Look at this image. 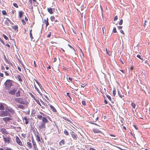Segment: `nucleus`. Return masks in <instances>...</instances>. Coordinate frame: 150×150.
<instances>
[{"label": "nucleus", "instance_id": "32", "mask_svg": "<svg viewBox=\"0 0 150 150\" xmlns=\"http://www.w3.org/2000/svg\"><path fill=\"white\" fill-rule=\"evenodd\" d=\"M12 28L15 30H18V27L17 25H15L13 26Z\"/></svg>", "mask_w": 150, "mask_h": 150}, {"label": "nucleus", "instance_id": "41", "mask_svg": "<svg viewBox=\"0 0 150 150\" xmlns=\"http://www.w3.org/2000/svg\"><path fill=\"white\" fill-rule=\"evenodd\" d=\"M117 32V31L116 30V28L115 27H114L113 30L112 32L113 33H116Z\"/></svg>", "mask_w": 150, "mask_h": 150}, {"label": "nucleus", "instance_id": "1", "mask_svg": "<svg viewBox=\"0 0 150 150\" xmlns=\"http://www.w3.org/2000/svg\"><path fill=\"white\" fill-rule=\"evenodd\" d=\"M14 101L17 103L26 105L28 103L27 101L26 98H16L14 99Z\"/></svg>", "mask_w": 150, "mask_h": 150}, {"label": "nucleus", "instance_id": "54", "mask_svg": "<svg viewBox=\"0 0 150 150\" xmlns=\"http://www.w3.org/2000/svg\"><path fill=\"white\" fill-rule=\"evenodd\" d=\"M5 150H13L11 149L8 147H6L5 149Z\"/></svg>", "mask_w": 150, "mask_h": 150}, {"label": "nucleus", "instance_id": "8", "mask_svg": "<svg viewBox=\"0 0 150 150\" xmlns=\"http://www.w3.org/2000/svg\"><path fill=\"white\" fill-rule=\"evenodd\" d=\"M16 142L20 145L23 146L22 143L20 139L18 136L16 137Z\"/></svg>", "mask_w": 150, "mask_h": 150}, {"label": "nucleus", "instance_id": "24", "mask_svg": "<svg viewBox=\"0 0 150 150\" xmlns=\"http://www.w3.org/2000/svg\"><path fill=\"white\" fill-rule=\"evenodd\" d=\"M15 94L16 96L17 97H19L21 96L20 91L19 90H18Z\"/></svg>", "mask_w": 150, "mask_h": 150}, {"label": "nucleus", "instance_id": "55", "mask_svg": "<svg viewBox=\"0 0 150 150\" xmlns=\"http://www.w3.org/2000/svg\"><path fill=\"white\" fill-rule=\"evenodd\" d=\"M67 95L71 99V98L70 97L69 95V93H67Z\"/></svg>", "mask_w": 150, "mask_h": 150}, {"label": "nucleus", "instance_id": "16", "mask_svg": "<svg viewBox=\"0 0 150 150\" xmlns=\"http://www.w3.org/2000/svg\"><path fill=\"white\" fill-rule=\"evenodd\" d=\"M93 130V132L95 133H101V132L98 129L94 128Z\"/></svg>", "mask_w": 150, "mask_h": 150}, {"label": "nucleus", "instance_id": "63", "mask_svg": "<svg viewBox=\"0 0 150 150\" xmlns=\"http://www.w3.org/2000/svg\"><path fill=\"white\" fill-rule=\"evenodd\" d=\"M120 70L123 73H125V71L124 70Z\"/></svg>", "mask_w": 150, "mask_h": 150}, {"label": "nucleus", "instance_id": "33", "mask_svg": "<svg viewBox=\"0 0 150 150\" xmlns=\"http://www.w3.org/2000/svg\"><path fill=\"white\" fill-rule=\"evenodd\" d=\"M8 20H6L5 21H4V24L7 25V26H8L9 25V23L8 22Z\"/></svg>", "mask_w": 150, "mask_h": 150}, {"label": "nucleus", "instance_id": "28", "mask_svg": "<svg viewBox=\"0 0 150 150\" xmlns=\"http://www.w3.org/2000/svg\"><path fill=\"white\" fill-rule=\"evenodd\" d=\"M33 146L35 150H37L38 149L37 148V145L35 142H33Z\"/></svg>", "mask_w": 150, "mask_h": 150}, {"label": "nucleus", "instance_id": "59", "mask_svg": "<svg viewBox=\"0 0 150 150\" xmlns=\"http://www.w3.org/2000/svg\"><path fill=\"white\" fill-rule=\"evenodd\" d=\"M30 38H31V39L32 40L33 39V36H32V33H31V35H30Z\"/></svg>", "mask_w": 150, "mask_h": 150}, {"label": "nucleus", "instance_id": "53", "mask_svg": "<svg viewBox=\"0 0 150 150\" xmlns=\"http://www.w3.org/2000/svg\"><path fill=\"white\" fill-rule=\"evenodd\" d=\"M51 35V32H50V33L47 35V37L48 38H50Z\"/></svg>", "mask_w": 150, "mask_h": 150}, {"label": "nucleus", "instance_id": "43", "mask_svg": "<svg viewBox=\"0 0 150 150\" xmlns=\"http://www.w3.org/2000/svg\"><path fill=\"white\" fill-rule=\"evenodd\" d=\"M82 103L83 105H85L86 104L85 101L84 100L82 101Z\"/></svg>", "mask_w": 150, "mask_h": 150}, {"label": "nucleus", "instance_id": "40", "mask_svg": "<svg viewBox=\"0 0 150 150\" xmlns=\"http://www.w3.org/2000/svg\"><path fill=\"white\" fill-rule=\"evenodd\" d=\"M33 1V3L34 4V5L35 6H37V3L36 2V0H32Z\"/></svg>", "mask_w": 150, "mask_h": 150}, {"label": "nucleus", "instance_id": "56", "mask_svg": "<svg viewBox=\"0 0 150 150\" xmlns=\"http://www.w3.org/2000/svg\"><path fill=\"white\" fill-rule=\"evenodd\" d=\"M0 77H4V74H3L0 73Z\"/></svg>", "mask_w": 150, "mask_h": 150}, {"label": "nucleus", "instance_id": "64", "mask_svg": "<svg viewBox=\"0 0 150 150\" xmlns=\"http://www.w3.org/2000/svg\"><path fill=\"white\" fill-rule=\"evenodd\" d=\"M90 150H96L95 149H94L93 148H90Z\"/></svg>", "mask_w": 150, "mask_h": 150}, {"label": "nucleus", "instance_id": "62", "mask_svg": "<svg viewBox=\"0 0 150 150\" xmlns=\"http://www.w3.org/2000/svg\"><path fill=\"white\" fill-rule=\"evenodd\" d=\"M134 126L136 129H137V130L138 129V127H137L136 125H134Z\"/></svg>", "mask_w": 150, "mask_h": 150}, {"label": "nucleus", "instance_id": "29", "mask_svg": "<svg viewBox=\"0 0 150 150\" xmlns=\"http://www.w3.org/2000/svg\"><path fill=\"white\" fill-rule=\"evenodd\" d=\"M38 85L39 86L40 89L41 90V91L42 92L43 91H44L43 88L42 86V85L40 84L38 82Z\"/></svg>", "mask_w": 150, "mask_h": 150}, {"label": "nucleus", "instance_id": "11", "mask_svg": "<svg viewBox=\"0 0 150 150\" xmlns=\"http://www.w3.org/2000/svg\"><path fill=\"white\" fill-rule=\"evenodd\" d=\"M0 131L3 134H8L6 129L4 128H1L0 129Z\"/></svg>", "mask_w": 150, "mask_h": 150}, {"label": "nucleus", "instance_id": "27", "mask_svg": "<svg viewBox=\"0 0 150 150\" xmlns=\"http://www.w3.org/2000/svg\"><path fill=\"white\" fill-rule=\"evenodd\" d=\"M30 140H29V142H27V146L29 148H31V147H32L31 143H30Z\"/></svg>", "mask_w": 150, "mask_h": 150}, {"label": "nucleus", "instance_id": "57", "mask_svg": "<svg viewBox=\"0 0 150 150\" xmlns=\"http://www.w3.org/2000/svg\"><path fill=\"white\" fill-rule=\"evenodd\" d=\"M122 26H120L118 27V29L119 30L121 29H122Z\"/></svg>", "mask_w": 150, "mask_h": 150}, {"label": "nucleus", "instance_id": "50", "mask_svg": "<svg viewBox=\"0 0 150 150\" xmlns=\"http://www.w3.org/2000/svg\"><path fill=\"white\" fill-rule=\"evenodd\" d=\"M106 96H107V97L108 98V99H109V100H111V98L110 97V96L109 95H107Z\"/></svg>", "mask_w": 150, "mask_h": 150}, {"label": "nucleus", "instance_id": "12", "mask_svg": "<svg viewBox=\"0 0 150 150\" xmlns=\"http://www.w3.org/2000/svg\"><path fill=\"white\" fill-rule=\"evenodd\" d=\"M0 41L4 45L6 46L8 48V50L10 48V45L8 44H6V45L5 44V43L4 42V41L0 38Z\"/></svg>", "mask_w": 150, "mask_h": 150}, {"label": "nucleus", "instance_id": "4", "mask_svg": "<svg viewBox=\"0 0 150 150\" xmlns=\"http://www.w3.org/2000/svg\"><path fill=\"white\" fill-rule=\"evenodd\" d=\"M38 119L40 120H42V122L46 123L48 122V120L46 118V117H43L42 115H38Z\"/></svg>", "mask_w": 150, "mask_h": 150}, {"label": "nucleus", "instance_id": "15", "mask_svg": "<svg viewBox=\"0 0 150 150\" xmlns=\"http://www.w3.org/2000/svg\"><path fill=\"white\" fill-rule=\"evenodd\" d=\"M4 58L5 59V61L8 63V64L12 66L13 65V64L10 61L8 60V59H7L6 57L5 56H4Z\"/></svg>", "mask_w": 150, "mask_h": 150}, {"label": "nucleus", "instance_id": "34", "mask_svg": "<svg viewBox=\"0 0 150 150\" xmlns=\"http://www.w3.org/2000/svg\"><path fill=\"white\" fill-rule=\"evenodd\" d=\"M50 19L52 21H55V18L54 16H51L50 17Z\"/></svg>", "mask_w": 150, "mask_h": 150}, {"label": "nucleus", "instance_id": "35", "mask_svg": "<svg viewBox=\"0 0 150 150\" xmlns=\"http://www.w3.org/2000/svg\"><path fill=\"white\" fill-rule=\"evenodd\" d=\"M2 14L4 15H7V13L6 11L3 10L2 11Z\"/></svg>", "mask_w": 150, "mask_h": 150}, {"label": "nucleus", "instance_id": "49", "mask_svg": "<svg viewBox=\"0 0 150 150\" xmlns=\"http://www.w3.org/2000/svg\"><path fill=\"white\" fill-rule=\"evenodd\" d=\"M70 134L72 136V134H75V133L72 130H71L69 132Z\"/></svg>", "mask_w": 150, "mask_h": 150}, {"label": "nucleus", "instance_id": "14", "mask_svg": "<svg viewBox=\"0 0 150 150\" xmlns=\"http://www.w3.org/2000/svg\"><path fill=\"white\" fill-rule=\"evenodd\" d=\"M25 21L23 19H21V21L22 23V24L23 25H25L26 24V23L25 21H28V19L27 17H25Z\"/></svg>", "mask_w": 150, "mask_h": 150}, {"label": "nucleus", "instance_id": "31", "mask_svg": "<svg viewBox=\"0 0 150 150\" xmlns=\"http://www.w3.org/2000/svg\"><path fill=\"white\" fill-rule=\"evenodd\" d=\"M4 108L1 104H0V110H4Z\"/></svg>", "mask_w": 150, "mask_h": 150}, {"label": "nucleus", "instance_id": "37", "mask_svg": "<svg viewBox=\"0 0 150 150\" xmlns=\"http://www.w3.org/2000/svg\"><path fill=\"white\" fill-rule=\"evenodd\" d=\"M3 35L4 38L6 40H8V38L5 35L3 34Z\"/></svg>", "mask_w": 150, "mask_h": 150}, {"label": "nucleus", "instance_id": "46", "mask_svg": "<svg viewBox=\"0 0 150 150\" xmlns=\"http://www.w3.org/2000/svg\"><path fill=\"white\" fill-rule=\"evenodd\" d=\"M6 19L7 20H8V22H9L10 24H13V22H12L10 19H9L8 18H6Z\"/></svg>", "mask_w": 150, "mask_h": 150}, {"label": "nucleus", "instance_id": "44", "mask_svg": "<svg viewBox=\"0 0 150 150\" xmlns=\"http://www.w3.org/2000/svg\"><path fill=\"white\" fill-rule=\"evenodd\" d=\"M4 72L6 76H8L9 75V74L6 71H4Z\"/></svg>", "mask_w": 150, "mask_h": 150}, {"label": "nucleus", "instance_id": "26", "mask_svg": "<svg viewBox=\"0 0 150 150\" xmlns=\"http://www.w3.org/2000/svg\"><path fill=\"white\" fill-rule=\"evenodd\" d=\"M20 109H24V107L22 105H19L17 106Z\"/></svg>", "mask_w": 150, "mask_h": 150}, {"label": "nucleus", "instance_id": "5", "mask_svg": "<svg viewBox=\"0 0 150 150\" xmlns=\"http://www.w3.org/2000/svg\"><path fill=\"white\" fill-rule=\"evenodd\" d=\"M6 111L7 112H9L8 113V116H10L11 115H13L15 113V111L11 108H7L6 109Z\"/></svg>", "mask_w": 150, "mask_h": 150}, {"label": "nucleus", "instance_id": "42", "mask_svg": "<svg viewBox=\"0 0 150 150\" xmlns=\"http://www.w3.org/2000/svg\"><path fill=\"white\" fill-rule=\"evenodd\" d=\"M122 23H123V20L122 19H121L120 20V21L119 23V25H121L122 24Z\"/></svg>", "mask_w": 150, "mask_h": 150}, {"label": "nucleus", "instance_id": "22", "mask_svg": "<svg viewBox=\"0 0 150 150\" xmlns=\"http://www.w3.org/2000/svg\"><path fill=\"white\" fill-rule=\"evenodd\" d=\"M50 108L51 109H52V110L54 112H57V110L55 109V108H54V107L52 105H50Z\"/></svg>", "mask_w": 150, "mask_h": 150}, {"label": "nucleus", "instance_id": "38", "mask_svg": "<svg viewBox=\"0 0 150 150\" xmlns=\"http://www.w3.org/2000/svg\"><path fill=\"white\" fill-rule=\"evenodd\" d=\"M13 5L15 7L17 8H18V4L16 3H13Z\"/></svg>", "mask_w": 150, "mask_h": 150}, {"label": "nucleus", "instance_id": "51", "mask_svg": "<svg viewBox=\"0 0 150 150\" xmlns=\"http://www.w3.org/2000/svg\"><path fill=\"white\" fill-rule=\"evenodd\" d=\"M118 19V17L117 16H116L114 18V21H115Z\"/></svg>", "mask_w": 150, "mask_h": 150}, {"label": "nucleus", "instance_id": "48", "mask_svg": "<svg viewBox=\"0 0 150 150\" xmlns=\"http://www.w3.org/2000/svg\"><path fill=\"white\" fill-rule=\"evenodd\" d=\"M113 96H115L116 95V91L115 89H114L113 91Z\"/></svg>", "mask_w": 150, "mask_h": 150}, {"label": "nucleus", "instance_id": "25", "mask_svg": "<svg viewBox=\"0 0 150 150\" xmlns=\"http://www.w3.org/2000/svg\"><path fill=\"white\" fill-rule=\"evenodd\" d=\"M71 137L74 140H76L77 139V136L75 133L74 134H72Z\"/></svg>", "mask_w": 150, "mask_h": 150}, {"label": "nucleus", "instance_id": "2", "mask_svg": "<svg viewBox=\"0 0 150 150\" xmlns=\"http://www.w3.org/2000/svg\"><path fill=\"white\" fill-rule=\"evenodd\" d=\"M13 81L10 79H7L4 83V85L6 89L9 90L13 86Z\"/></svg>", "mask_w": 150, "mask_h": 150}, {"label": "nucleus", "instance_id": "36", "mask_svg": "<svg viewBox=\"0 0 150 150\" xmlns=\"http://www.w3.org/2000/svg\"><path fill=\"white\" fill-rule=\"evenodd\" d=\"M118 95H119V96L121 98H122L124 96L121 94L120 91L118 90Z\"/></svg>", "mask_w": 150, "mask_h": 150}, {"label": "nucleus", "instance_id": "20", "mask_svg": "<svg viewBox=\"0 0 150 150\" xmlns=\"http://www.w3.org/2000/svg\"><path fill=\"white\" fill-rule=\"evenodd\" d=\"M23 13H24L22 11H19L18 16H19V18H21L22 17V16L23 15Z\"/></svg>", "mask_w": 150, "mask_h": 150}, {"label": "nucleus", "instance_id": "47", "mask_svg": "<svg viewBox=\"0 0 150 150\" xmlns=\"http://www.w3.org/2000/svg\"><path fill=\"white\" fill-rule=\"evenodd\" d=\"M137 57L140 59L142 60V58L141 57V55L140 54H137Z\"/></svg>", "mask_w": 150, "mask_h": 150}, {"label": "nucleus", "instance_id": "23", "mask_svg": "<svg viewBox=\"0 0 150 150\" xmlns=\"http://www.w3.org/2000/svg\"><path fill=\"white\" fill-rule=\"evenodd\" d=\"M48 18H47L46 19H45L44 22L45 24H46V25L47 26L48 25H49V23L48 21Z\"/></svg>", "mask_w": 150, "mask_h": 150}, {"label": "nucleus", "instance_id": "9", "mask_svg": "<svg viewBox=\"0 0 150 150\" xmlns=\"http://www.w3.org/2000/svg\"><path fill=\"white\" fill-rule=\"evenodd\" d=\"M65 143V140L64 139H63L59 142V144L60 146L63 147L64 146Z\"/></svg>", "mask_w": 150, "mask_h": 150}, {"label": "nucleus", "instance_id": "30", "mask_svg": "<svg viewBox=\"0 0 150 150\" xmlns=\"http://www.w3.org/2000/svg\"><path fill=\"white\" fill-rule=\"evenodd\" d=\"M64 133L65 134V135L67 136H68L69 135V133L68 132V131L66 129H65L64 131Z\"/></svg>", "mask_w": 150, "mask_h": 150}, {"label": "nucleus", "instance_id": "19", "mask_svg": "<svg viewBox=\"0 0 150 150\" xmlns=\"http://www.w3.org/2000/svg\"><path fill=\"white\" fill-rule=\"evenodd\" d=\"M48 11L51 14H53V9L52 8H47Z\"/></svg>", "mask_w": 150, "mask_h": 150}, {"label": "nucleus", "instance_id": "10", "mask_svg": "<svg viewBox=\"0 0 150 150\" xmlns=\"http://www.w3.org/2000/svg\"><path fill=\"white\" fill-rule=\"evenodd\" d=\"M45 123H41L40 125L39 126V128L40 129H44L45 127Z\"/></svg>", "mask_w": 150, "mask_h": 150}, {"label": "nucleus", "instance_id": "6", "mask_svg": "<svg viewBox=\"0 0 150 150\" xmlns=\"http://www.w3.org/2000/svg\"><path fill=\"white\" fill-rule=\"evenodd\" d=\"M8 116V112L5 111H0V116L1 117H5Z\"/></svg>", "mask_w": 150, "mask_h": 150}, {"label": "nucleus", "instance_id": "7", "mask_svg": "<svg viewBox=\"0 0 150 150\" xmlns=\"http://www.w3.org/2000/svg\"><path fill=\"white\" fill-rule=\"evenodd\" d=\"M16 90L14 88L13 89H10L8 91V93L11 95H14L16 91Z\"/></svg>", "mask_w": 150, "mask_h": 150}, {"label": "nucleus", "instance_id": "52", "mask_svg": "<svg viewBox=\"0 0 150 150\" xmlns=\"http://www.w3.org/2000/svg\"><path fill=\"white\" fill-rule=\"evenodd\" d=\"M1 70L2 71V72H3L4 71H4L5 70V68L3 66L1 67Z\"/></svg>", "mask_w": 150, "mask_h": 150}, {"label": "nucleus", "instance_id": "39", "mask_svg": "<svg viewBox=\"0 0 150 150\" xmlns=\"http://www.w3.org/2000/svg\"><path fill=\"white\" fill-rule=\"evenodd\" d=\"M131 105H132V107L134 108H135V106H136V105L135 104L133 103H132L131 104Z\"/></svg>", "mask_w": 150, "mask_h": 150}, {"label": "nucleus", "instance_id": "3", "mask_svg": "<svg viewBox=\"0 0 150 150\" xmlns=\"http://www.w3.org/2000/svg\"><path fill=\"white\" fill-rule=\"evenodd\" d=\"M4 142L5 144H9L11 141V138L9 136L5 137L4 135L2 136Z\"/></svg>", "mask_w": 150, "mask_h": 150}, {"label": "nucleus", "instance_id": "58", "mask_svg": "<svg viewBox=\"0 0 150 150\" xmlns=\"http://www.w3.org/2000/svg\"><path fill=\"white\" fill-rule=\"evenodd\" d=\"M120 31L124 35L125 34V33L123 30H121Z\"/></svg>", "mask_w": 150, "mask_h": 150}, {"label": "nucleus", "instance_id": "18", "mask_svg": "<svg viewBox=\"0 0 150 150\" xmlns=\"http://www.w3.org/2000/svg\"><path fill=\"white\" fill-rule=\"evenodd\" d=\"M16 78L18 79V80L22 82V80L21 79V76L19 74L16 77Z\"/></svg>", "mask_w": 150, "mask_h": 150}, {"label": "nucleus", "instance_id": "61", "mask_svg": "<svg viewBox=\"0 0 150 150\" xmlns=\"http://www.w3.org/2000/svg\"><path fill=\"white\" fill-rule=\"evenodd\" d=\"M5 69L6 70H8L9 69V67H8L7 66L5 67Z\"/></svg>", "mask_w": 150, "mask_h": 150}, {"label": "nucleus", "instance_id": "21", "mask_svg": "<svg viewBox=\"0 0 150 150\" xmlns=\"http://www.w3.org/2000/svg\"><path fill=\"white\" fill-rule=\"evenodd\" d=\"M23 120H25V123L26 124H27L29 122V119L27 118L26 117H24Z\"/></svg>", "mask_w": 150, "mask_h": 150}, {"label": "nucleus", "instance_id": "13", "mask_svg": "<svg viewBox=\"0 0 150 150\" xmlns=\"http://www.w3.org/2000/svg\"><path fill=\"white\" fill-rule=\"evenodd\" d=\"M3 120L5 122L7 123L8 121L11 120V119L9 117H5L3 118Z\"/></svg>", "mask_w": 150, "mask_h": 150}, {"label": "nucleus", "instance_id": "17", "mask_svg": "<svg viewBox=\"0 0 150 150\" xmlns=\"http://www.w3.org/2000/svg\"><path fill=\"white\" fill-rule=\"evenodd\" d=\"M28 94L29 95L31 96L32 98H33L38 103V100L35 98L34 96L31 92H29L28 93Z\"/></svg>", "mask_w": 150, "mask_h": 150}, {"label": "nucleus", "instance_id": "60", "mask_svg": "<svg viewBox=\"0 0 150 150\" xmlns=\"http://www.w3.org/2000/svg\"><path fill=\"white\" fill-rule=\"evenodd\" d=\"M56 61H57V58L56 57H55L54 58L53 62H55Z\"/></svg>", "mask_w": 150, "mask_h": 150}, {"label": "nucleus", "instance_id": "45", "mask_svg": "<svg viewBox=\"0 0 150 150\" xmlns=\"http://www.w3.org/2000/svg\"><path fill=\"white\" fill-rule=\"evenodd\" d=\"M40 115H42V116L43 117H45L46 116V115H45L44 113L42 112H40Z\"/></svg>", "mask_w": 150, "mask_h": 150}]
</instances>
